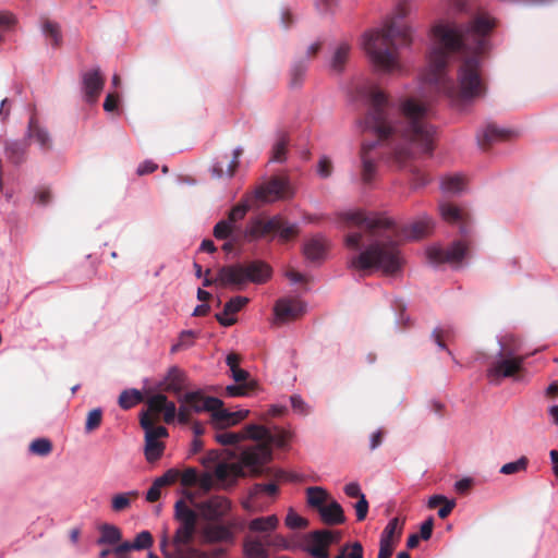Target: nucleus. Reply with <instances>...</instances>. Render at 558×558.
<instances>
[{"label":"nucleus","instance_id":"obj_1","mask_svg":"<svg viewBox=\"0 0 558 558\" xmlns=\"http://www.w3.org/2000/svg\"><path fill=\"white\" fill-rule=\"evenodd\" d=\"M356 94L367 105L363 120L364 131H369L377 137L375 142L362 144L363 183L369 184L376 178L379 157L386 156L398 167H404L418 156H432L436 128L429 121V106L415 98H405L399 105L400 119L393 122L391 104L378 86L364 83L356 87Z\"/></svg>","mask_w":558,"mask_h":558},{"label":"nucleus","instance_id":"obj_2","mask_svg":"<svg viewBox=\"0 0 558 558\" xmlns=\"http://www.w3.org/2000/svg\"><path fill=\"white\" fill-rule=\"evenodd\" d=\"M494 22L486 15L465 26L439 23L433 28V45L424 81L453 101H471L486 94L482 61L489 49Z\"/></svg>","mask_w":558,"mask_h":558},{"label":"nucleus","instance_id":"obj_3","mask_svg":"<svg viewBox=\"0 0 558 558\" xmlns=\"http://www.w3.org/2000/svg\"><path fill=\"white\" fill-rule=\"evenodd\" d=\"M340 218L348 227L361 230L347 234L345 245L351 250L365 246L349 260V267L363 271L376 268L385 275H395L402 268L403 260L398 247L401 240L422 239L433 229L430 219H422L400 230L389 217L363 210L347 211Z\"/></svg>","mask_w":558,"mask_h":558},{"label":"nucleus","instance_id":"obj_4","mask_svg":"<svg viewBox=\"0 0 558 558\" xmlns=\"http://www.w3.org/2000/svg\"><path fill=\"white\" fill-rule=\"evenodd\" d=\"M409 12L408 2H400L381 29L369 31L363 36L362 46L366 54L375 68L384 73L402 71L396 41L400 46H408L412 41L411 29L403 22Z\"/></svg>","mask_w":558,"mask_h":558},{"label":"nucleus","instance_id":"obj_5","mask_svg":"<svg viewBox=\"0 0 558 558\" xmlns=\"http://www.w3.org/2000/svg\"><path fill=\"white\" fill-rule=\"evenodd\" d=\"M246 433L250 439L255 440L256 444L247 446L242 450V462L250 469L254 477L262 476L266 473L275 478H283L284 473L280 470H272L267 468L266 464L272 459V449L286 448L292 437L291 433L276 427L275 432L269 428L257 425H246Z\"/></svg>","mask_w":558,"mask_h":558},{"label":"nucleus","instance_id":"obj_6","mask_svg":"<svg viewBox=\"0 0 558 558\" xmlns=\"http://www.w3.org/2000/svg\"><path fill=\"white\" fill-rule=\"evenodd\" d=\"M210 269L205 272L204 287H210L215 282H219L223 287L228 286H243L246 282L264 283L271 276V268L262 260H254L246 265L233 264L222 266L216 279H210L208 276Z\"/></svg>","mask_w":558,"mask_h":558},{"label":"nucleus","instance_id":"obj_7","mask_svg":"<svg viewBox=\"0 0 558 558\" xmlns=\"http://www.w3.org/2000/svg\"><path fill=\"white\" fill-rule=\"evenodd\" d=\"M174 519L180 523L172 539L178 551L193 541L196 532L197 513L187 506L184 499H179L174 504Z\"/></svg>","mask_w":558,"mask_h":558},{"label":"nucleus","instance_id":"obj_8","mask_svg":"<svg viewBox=\"0 0 558 558\" xmlns=\"http://www.w3.org/2000/svg\"><path fill=\"white\" fill-rule=\"evenodd\" d=\"M140 424L145 430V458L148 462L159 460L165 450V444L160 438L168 436V430L163 426H155L153 416L149 413H142Z\"/></svg>","mask_w":558,"mask_h":558},{"label":"nucleus","instance_id":"obj_9","mask_svg":"<svg viewBox=\"0 0 558 558\" xmlns=\"http://www.w3.org/2000/svg\"><path fill=\"white\" fill-rule=\"evenodd\" d=\"M524 360V356H505L498 353L497 360L486 371L487 378L498 384L501 378L512 377L522 369Z\"/></svg>","mask_w":558,"mask_h":558},{"label":"nucleus","instance_id":"obj_10","mask_svg":"<svg viewBox=\"0 0 558 558\" xmlns=\"http://www.w3.org/2000/svg\"><path fill=\"white\" fill-rule=\"evenodd\" d=\"M292 196L289 180L284 177H272L268 182L256 187L254 197L268 203Z\"/></svg>","mask_w":558,"mask_h":558},{"label":"nucleus","instance_id":"obj_11","mask_svg":"<svg viewBox=\"0 0 558 558\" xmlns=\"http://www.w3.org/2000/svg\"><path fill=\"white\" fill-rule=\"evenodd\" d=\"M201 537L205 544H232L235 539L234 523L208 522L202 527Z\"/></svg>","mask_w":558,"mask_h":558},{"label":"nucleus","instance_id":"obj_12","mask_svg":"<svg viewBox=\"0 0 558 558\" xmlns=\"http://www.w3.org/2000/svg\"><path fill=\"white\" fill-rule=\"evenodd\" d=\"M230 501L221 496H213L205 501L196 504L201 517L208 522H218L230 511Z\"/></svg>","mask_w":558,"mask_h":558},{"label":"nucleus","instance_id":"obj_13","mask_svg":"<svg viewBox=\"0 0 558 558\" xmlns=\"http://www.w3.org/2000/svg\"><path fill=\"white\" fill-rule=\"evenodd\" d=\"M468 252V245L462 241L453 242L449 247H430L427 258L433 264L460 263Z\"/></svg>","mask_w":558,"mask_h":558},{"label":"nucleus","instance_id":"obj_14","mask_svg":"<svg viewBox=\"0 0 558 558\" xmlns=\"http://www.w3.org/2000/svg\"><path fill=\"white\" fill-rule=\"evenodd\" d=\"M442 219L459 228L460 233L465 235L470 231L471 216L470 213L462 207L452 203H444L439 207Z\"/></svg>","mask_w":558,"mask_h":558},{"label":"nucleus","instance_id":"obj_15","mask_svg":"<svg viewBox=\"0 0 558 558\" xmlns=\"http://www.w3.org/2000/svg\"><path fill=\"white\" fill-rule=\"evenodd\" d=\"M280 216H274L269 219L255 217L250 220L244 231V236L248 241L258 240L268 234L275 233L280 228Z\"/></svg>","mask_w":558,"mask_h":558},{"label":"nucleus","instance_id":"obj_16","mask_svg":"<svg viewBox=\"0 0 558 558\" xmlns=\"http://www.w3.org/2000/svg\"><path fill=\"white\" fill-rule=\"evenodd\" d=\"M328 534L324 530L307 533L304 537L303 549L313 558H329Z\"/></svg>","mask_w":558,"mask_h":558},{"label":"nucleus","instance_id":"obj_17","mask_svg":"<svg viewBox=\"0 0 558 558\" xmlns=\"http://www.w3.org/2000/svg\"><path fill=\"white\" fill-rule=\"evenodd\" d=\"M179 402L186 403L194 413L211 410L222 407L223 402L216 397H204L201 391H191L179 397Z\"/></svg>","mask_w":558,"mask_h":558},{"label":"nucleus","instance_id":"obj_18","mask_svg":"<svg viewBox=\"0 0 558 558\" xmlns=\"http://www.w3.org/2000/svg\"><path fill=\"white\" fill-rule=\"evenodd\" d=\"M148 411L146 413L151 414H163V421L167 424L174 422L177 416V407L174 402L169 401L167 396L162 393H156L147 400Z\"/></svg>","mask_w":558,"mask_h":558},{"label":"nucleus","instance_id":"obj_19","mask_svg":"<svg viewBox=\"0 0 558 558\" xmlns=\"http://www.w3.org/2000/svg\"><path fill=\"white\" fill-rule=\"evenodd\" d=\"M274 311L281 322L295 320L305 313V305L296 299H280L276 302Z\"/></svg>","mask_w":558,"mask_h":558},{"label":"nucleus","instance_id":"obj_20","mask_svg":"<svg viewBox=\"0 0 558 558\" xmlns=\"http://www.w3.org/2000/svg\"><path fill=\"white\" fill-rule=\"evenodd\" d=\"M85 98L88 102H95L105 85V77L99 69L87 71L82 76Z\"/></svg>","mask_w":558,"mask_h":558},{"label":"nucleus","instance_id":"obj_21","mask_svg":"<svg viewBox=\"0 0 558 558\" xmlns=\"http://www.w3.org/2000/svg\"><path fill=\"white\" fill-rule=\"evenodd\" d=\"M252 475L250 469L242 462V453L236 463H219L215 470V476L220 482H234L238 477Z\"/></svg>","mask_w":558,"mask_h":558},{"label":"nucleus","instance_id":"obj_22","mask_svg":"<svg viewBox=\"0 0 558 558\" xmlns=\"http://www.w3.org/2000/svg\"><path fill=\"white\" fill-rule=\"evenodd\" d=\"M248 302V299L245 296H234L230 299L223 307L222 313H218L215 315L216 319L221 326L229 327L236 323V318L233 317L234 314L240 312Z\"/></svg>","mask_w":558,"mask_h":558},{"label":"nucleus","instance_id":"obj_23","mask_svg":"<svg viewBox=\"0 0 558 558\" xmlns=\"http://www.w3.org/2000/svg\"><path fill=\"white\" fill-rule=\"evenodd\" d=\"M327 241L320 235L307 240L303 246V254L312 263H319L326 257Z\"/></svg>","mask_w":558,"mask_h":558},{"label":"nucleus","instance_id":"obj_24","mask_svg":"<svg viewBox=\"0 0 558 558\" xmlns=\"http://www.w3.org/2000/svg\"><path fill=\"white\" fill-rule=\"evenodd\" d=\"M509 135V131L499 129L495 124H487L482 134L477 135V142L482 149H488L494 143L507 140Z\"/></svg>","mask_w":558,"mask_h":558},{"label":"nucleus","instance_id":"obj_25","mask_svg":"<svg viewBox=\"0 0 558 558\" xmlns=\"http://www.w3.org/2000/svg\"><path fill=\"white\" fill-rule=\"evenodd\" d=\"M243 550L246 558H268L269 556L264 535L246 536Z\"/></svg>","mask_w":558,"mask_h":558},{"label":"nucleus","instance_id":"obj_26","mask_svg":"<svg viewBox=\"0 0 558 558\" xmlns=\"http://www.w3.org/2000/svg\"><path fill=\"white\" fill-rule=\"evenodd\" d=\"M318 512L322 521L327 525H338L345 522L344 511L341 505L335 500L329 505L320 507Z\"/></svg>","mask_w":558,"mask_h":558},{"label":"nucleus","instance_id":"obj_27","mask_svg":"<svg viewBox=\"0 0 558 558\" xmlns=\"http://www.w3.org/2000/svg\"><path fill=\"white\" fill-rule=\"evenodd\" d=\"M27 135L29 138L35 140L43 149L48 150L51 148V138L48 131L41 128L37 118L33 114L28 121Z\"/></svg>","mask_w":558,"mask_h":558},{"label":"nucleus","instance_id":"obj_28","mask_svg":"<svg viewBox=\"0 0 558 558\" xmlns=\"http://www.w3.org/2000/svg\"><path fill=\"white\" fill-rule=\"evenodd\" d=\"M184 375L177 368L172 367L169 369L165 378V391L179 396L183 390Z\"/></svg>","mask_w":558,"mask_h":558},{"label":"nucleus","instance_id":"obj_29","mask_svg":"<svg viewBox=\"0 0 558 558\" xmlns=\"http://www.w3.org/2000/svg\"><path fill=\"white\" fill-rule=\"evenodd\" d=\"M210 413V423L216 429H225L234 425L233 412L223 409V405L211 410Z\"/></svg>","mask_w":558,"mask_h":558},{"label":"nucleus","instance_id":"obj_30","mask_svg":"<svg viewBox=\"0 0 558 558\" xmlns=\"http://www.w3.org/2000/svg\"><path fill=\"white\" fill-rule=\"evenodd\" d=\"M307 62L303 58L296 59L290 69V87L296 88L302 85L307 71Z\"/></svg>","mask_w":558,"mask_h":558},{"label":"nucleus","instance_id":"obj_31","mask_svg":"<svg viewBox=\"0 0 558 558\" xmlns=\"http://www.w3.org/2000/svg\"><path fill=\"white\" fill-rule=\"evenodd\" d=\"M350 50H351V47L347 43H341L337 47V49L335 50V53L331 58V63H330V66L335 72L340 73L343 71L344 65L349 59Z\"/></svg>","mask_w":558,"mask_h":558},{"label":"nucleus","instance_id":"obj_32","mask_svg":"<svg viewBox=\"0 0 558 558\" xmlns=\"http://www.w3.org/2000/svg\"><path fill=\"white\" fill-rule=\"evenodd\" d=\"M121 539L122 533L117 526L111 524H102L100 526V537L97 539L98 545H117Z\"/></svg>","mask_w":558,"mask_h":558},{"label":"nucleus","instance_id":"obj_33","mask_svg":"<svg viewBox=\"0 0 558 558\" xmlns=\"http://www.w3.org/2000/svg\"><path fill=\"white\" fill-rule=\"evenodd\" d=\"M500 350L498 353L505 356H520V340L513 335H506L499 340Z\"/></svg>","mask_w":558,"mask_h":558},{"label":"nucleus","instance_id":"obj_34","mask_svg":"<svg viewBox=\"0 0 558 558\" xmlns=\"http://www.w3.org/2000/svg\"><path fill=\"white\" fill-rule=\"evenodd\" d=\"M279 520L272 514L268 517H260L253 519L248 523V530L252 532H269L278 526Z\"/></svg>","mask_w":558,"mask_h":558},{"label":"nucleus","instance_id":"obj_35","mask_svg":"<svg viewBox=\"0 0 558 558\" xmlns=\"http://www.w3.org/2000/svg\"><path fill=\"white\" fill-rule=\"evenodd\" d=\"M289 136L287 133H280L271 150V161L283 162L287 159Z\"/></svg>","mask_w":558,"mask_h":558},{"label":"nucleus","instance_id":"obj_36","mask_svg":"<svg viewBox=\"0 0 558 558\" xmlns=\"http://www.w3.org/2000/svg\"><path fill=\"white\" fill-rule=\"evenodd\" d=\"M215 439L223 446H233L245 439H250L246 433V426L239 433L223 432L215 435Z\"/></svg>","mask_w":558,"mask_h":558},{"label":"nucleus","instance_id":"obj_37","mask_svg":"<svg viewBox=\"0 0 558 558\" xmlns=\"http://www.w3.org/2000/svg\"><path fill=\"white\" fill-rule=\"evenodd\" d=\"M466 184L465 178L460 174L449 175L442 179L441 189L451 194L460 193Z\"/></svg>","mask_w":558,"mask_h":558},{"label":"nucleus","instance_id":"obj_38","mask_svg":"<svg viewBox=\"0 0 558 558\" xmlns=\"http://www.w3.org/2000/svg\"><path fill=\"white\" fill-rule=\"evenodd\" d=\"M137 490H131L128 493L117 494L112 497L111 508L116 512L123 511L128 509L131 505V501L138 497Z\"/></svg>","mask_w":558,"mask_h":558},{"label":"nucleus","instance_id":"obj_39","mask_svg":"<svg viewBox=\"0 0 558 558\" xmlns=\"http://www.w3.org/2000/svg\"><path fill=\"white\" fill-rule=\"evenodd\" d=\"M43 32L53 47H59L62 41V35L58 23L52 22L48 19L43 20Z\"/></svg>","mask_w":558,"mask_h":558},{"label":"nucleus","instance_id":"obj_40","mask_svg":"<svg viewBox=\"0 0 558 558\" xmlns=\"http://www.w3.org/2000/svg\"><path fill=\"white\" fill-rule=\"evenodd\" d=\"M143 401V395L136 389L124 390L119 396L118 403L123 410H130Z\"/></svg>","mask_w":558,"mask_h":558},{"label":"nucleus","instance_id":"obj_41","mask_svg":"<svg viewBox=\"0 0 558 558\" xmlns=\"http://www.w3.org/2000/svg\"><path fill=\"white\" fill-rule=\"evenodd\" d=\"M263 475L274 480V481H279L280 478H275V476H269L267 475L266 473H264ZM279 492V487L278 485L275 483V482H270V483H256L253 485L251 492H250V497L251 498H255L257 497L259 494L262 493H265L269 496H276Z\"/></svg>","mask_w":558,"mask_h":558},{"label":"nucleus","instance_id":"obj_42","mask_svg":"<svg viewBox=\"0 0 558 558\" xmlns=\"http://www.w3.org/2000/svg\"><path fill=\"white\" fill-rule=\"evenodd\" d=\"M307 504L311 507L317 508L318 511L320 507H324L325 501L328 497L327 492L318 486H312L306 489Z\"/></svg>","mask_w":558,"mask_h":558},{"label":"nucleus","instance_id":"obj_43","mask_svg":"<svg viewBox=\"0 0 558 558\" xmlns=\"http://www.w3.org/2000/svg\"><path fill=\"white\" fill-rule=\"evenodd\" d=\"M402 526L403 522H400L398 518H393L388 522L380 537L398 542L402 534Z\"/></svg>","mask_w":558,"mask_h":558},{"label":"nucleus","instance_id":"obj_44","mask_svg":"<svg viewBox=\"0 0 558 558\" xmlns=\"http://www.w3.org/2000/svg\"><path fill=\"white\" fill-rule=\"evenodd\" d=\"M252 205L247 203V201H242L235 206L231 208V210L228 214L227 220L230 221V223L235 227V223L238 221H241L246 216L247 211L251 209Z\"/></svg>","mask_w":558,"mask_h":558},{"label":"nucleus","instance_id":"obj_45","mask_svg":"<svg viewBox=\"0 0 558 558\" xmlns=\"http://www.w3.org/2000/svg\"><path fill=\"white\" fill-rule=\"evenodd\" d=\"M31 453L47 457L52 451V442L48 438H37L29 444Z\"/></svg>","mask_w":558,"mask_h":558},{"label":"nucleus","instance_id":"obj_46","mask_svg":"<svg viewBox=\"0 0 558 558\" xmlns=\"http://www.w3.org/2000/svg\"><path fill=\"white\" fill-rule=\"evenodd\" d=\"M256 387L255 381L230 385L226 387V395L229 397L248 396Z\"/></svg>","mask_w":558,"mask_h":558},{"label":"nucleus","instance_id":"obj_47","mask_svg":"<svg viewBox=\"0 0 558 558\" xmlns=\"http://www.w3.org/2000/svg\"><path fill=\"white\" fill-rule=\"evenodd\" d=\"M7 154L13 163L19 165L25 159L26 147L24 144L15 142L7 146Z\"/></svg>","mask_w":558,"mask_h":558},{"label":"nucleus","instance_id":"obj_48","mask_svg":"<svg viewBox=\"0 0 558 558\" xmlns=\"http://www.w3.org/2000/svg\"><path fill=\"white\" fill-rule=\"evenodd\" d=\"M235 227H233L227 219L220 220L214 227V236L218 240H227L232 236Z\"/></svg>","mask_w":558,"mask_h":558},{"label":"nucleus","instance_id":"obj_49","mask_svg":"<svg viewBox=\"0 0 558 558\" xmlns=\"http://www.w3.org/2000/svg\"><path fill=\"white\" fill-rule=\"evenodd\" d=\"M529 464V459L526 457H521L517 461L506 463L501 466L500 473L506 475L515 474L522 471H525Z\"/></svg>","mask_w":558,"mask_h":558},{"label":"nucleus","instance_id":"obj_50","mask_svg":"<svg viewBox=\"0 0 558 558\" xmlns=\"http://www.w3.org/2000/svg\"><path fill=\"white\" fill-rule=\"evenodd\" d=\"M279 225L280 228H278L276 232L279 233V238L281 241L287 242L298 235V226L287 223V221L281 216Z\"/></svg>","mask_w":558,"mask_h":558},{"label":"nucleus","instance_id":"obj_51","mask_svg":"<svg viewBox=\"0 0 558 558\" xmlns=\"http://www.w3.org/2000/svg\"><path fill=\"white\" fill-rule=\"evenodd\" d=\"M102 421V410L97 408L93 409L88 412L86 423H85V430L87 433H92L96 430Z\"/></svg>","mask_w":558,"mask_h":558},{"label":"nucleus","instance_id":"obj_52","mask_svg":"<svg viewBox=\"0 0 558 558\" xmlns=\"http://www.w3.org/2000/svg\"><path fill=\"white\" fill-rule=\"evenodd\" d=\"M153 543L154 539L150 532L142 531L136 535L133 542V547L135 550L147 549L151 547Z\"/></svg>","mask_w":558,"mask_h":558},{"label":"nucleus","instance_id":"obj_53","mask_svg":"<svg viewBox=\"0 0 558 558\" xmlns=\"http://www.w3.org/2000/svg\"><path fill=\"white\" fill-rule=\"evenodd\" d=\"M179 480L184 487L195 486L198 481V472L194 468H187L181 472Z\"/></svg>","mask_w":558,"mask_h":558},{"label":"nucleus","instance_id":"obj_54","mask_svg":"<svg viewBox=\"0 0 558 558\" xmlns=\"http://www.w3.org/2000/svg\"><path fill=\"white\" fill-rule=\"evenodd\" d=\"M333 166L329 157L323 156L317 165V173L320 178L327 179L332 174Z\"/></svg>","mask_w":558,"mask_h":558},{"label":"nucleus","instance_id":"obj_55","mask_svg":"<svg viewBox=\"0 0 558 558\" xmlns=\"http://www.w3.org/2000/svg\"><path fill=\"white\" fill-rule=\"evenodd\" d=\"M181 475V471L178 469H169L161 476L157 477L162 487L174 484Z\"/></svg>","mask_w":558,"mask_h":558},{"label":"nucleus","instance_id":"obj_56","mask_svg":"<svg viewBox=\"0 0 558 558\" xmlns=\"http://www.w3.org/2000/svg\"><path fill=\"white\" fill-rule=\"evenodd\" d=\"M264 538H265L267 547H275V548H280V549L289 548V543L281 535L266 534V535H264Z\"/></svg>","mask_w":558,"mask_h":558},{"label":"nucleus","instance_id":"obj_57","mask_svg":"<svg viewBox=\"0 0 558 558\" xmlns=\"http://www.w3.org/2000/svg\"><path fill=\"white\" fill-rule=\"evenodd\" d=\"M396 544H397L396 541L386 539V538L380 537L379 550H378L377 556L384 557V558H391L395 547H396Z\"/></svg>","mask_w":558,"mask_h":558},{"label":"nucleus","instance_id":"obj_58","mask_svg":"<svg viewBox=\"0 0 558 558\" xmlns=\"http://www.w3.org/2000/svg\"><path fill=\"white\" fill-rule=\"evenodd\" d=\"M357 502L353 505L355 509L356 520L357 521H364L368 513V501L365 496H361V498H357Z\"/></svg>","mask_w":558,"mask_h":558},{"label":"nucleus","instance_id":"obj_59","mask_svg":"<svg viewBox=\"0 0 558 558\" xmlns=\"http://www.w3.org/2000/svg\"><path fill=\"white\" fill-rule=\"evenodd\" d=\"M286 524L290 529H303L307 525V521L294 512H289L286 517Z\"/></svg>","mask_w":558,"mask_h":558},{"label":"nucleus","instance_id":"obj_60","mask_svg":"<svg viewBox=\"0 0 558 558\" xmlns=\"http://www.w3.org/2000/svg\"><path fill=\"white\" fill-rule=\"evenodd\" d=\"M52 199V194L50 189L48 187H40L36 191L34 201L41 206L48 205Z\"/></svg>","mask_w":558,"mask_h":558},{"label":"nucleus","instance_id":"obj_61","mask_svg":"<svg viewBox=\"0 0 558 558\" xmlns=\"http://www.w3.org/2000/svg\"><path fill=\"white\" fill-rule=\"evenodd\" d=\"M180 558H210V556L202 550L193 547H186L177 551Z\"/></svg>","mask_w":558,"mask_h":558},{"label":"nucleus","instance_id":"obj_62","mask_svg":"<svg viewBox=\"0 0 558 558\" xmlns=\"http://www.w3.org/2000/svg\"><path fill=\"white\" fill-rule=\"evenodd\" d=\"M199 488L207 493L209 492L214 486V476L209 472H204L202 474H198V481L197 484Z\"/></svg>","mask_w":558,"mask_h":558},{"label":"nucleus","instance_id":"obj_63","mask_svg":"<svg viewBox=\"0 0 558 558\" xmlns=\"http://www.w3.org/2000/svg\"><path fill=\"white\" fill-rule=\"evenodd\" d=\"M429 177L418 169H412V185L417 189L425 186L429 182Z\"/></svg>","mask_w":558,"mask_h":558},{"label":"nucleus","instance_id":"obj_64","mask_svg":"<svg viewBox=\"0 0 558 558\" xmlns=\"http://www.w3.org/2000/svg\"><path fill=\"white\" fill-rule=\"evenodd\" d=\"M343 546H349V550L347 553V558H363L364 549L360 542H354L352 544H344Z\"/></svg>","mask_w":558,"mask_h":558}]
</instances>
